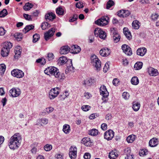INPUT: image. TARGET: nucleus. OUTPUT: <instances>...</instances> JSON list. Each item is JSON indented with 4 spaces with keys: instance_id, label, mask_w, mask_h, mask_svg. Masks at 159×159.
<instances>
[{
    "instance_id": "nucleus-19",
    "label": "nucleus",
    "mask_w": 159,
    "mask_h": 159,
    "mask_svg": "<svg viewBox=\"0 0 159 159\" xmlns=\"http://www.w3.org/2000/svg\"><path fill=\"white\" fill-rule=\"evenodd\" d=\"M70 48L68 46H64L61 47L60 49V53L62 54H66L70 51Z\"/></svg>"
},
{
    "instance_id": "nucleus-48",
    "label": "nucleus",
    "mask_w": 159,
    "mask_h": 159,
    "mask_svg": "<svg viewBox=\"0 0 159 159\" xmlns=\"http://www.w3.org/2000/svg\"><path fill=\"white\" fill-rule=\"evenodd\" d=\"M44 149L46 151H48L51 150L52 148V146L51 145L47 144L44 147Z\"/></svg>"
},
{
    "instance_id": "nucleus-27",
    "label": "nucleus",
    "mask_w": 159,
    "mask_h": 159,
    "mask_svg": "<svg viewBox=\"0 0 159 159\" xmlns=\"http://www.w3.org/2000/svg\"><path fill=\"white\" fill-rule=\"evenodd\" d=\"M69 93L68 91L66 90L62 94H60L59 96V98L61 100H64L65 98L68 97Z\"/></svg>"
},
{
    "instance_id": "nucleus-24",
    "label": "nucleus",
    "mask_w": 159,
    "mask_h": 159,
    "mask_svg": "<svg viewBox=\"0 0 159 159\" xmlns=\"http://www.w3.org/2000/svg\"><path fill=\"white\" fill-rule=\"evenodd\" d=\"M157 139L156 138H153L151 139L149 141V145L151 147H154L158 144Z\"/></svg>"
},
{
    "instance_id": "nucleus-60",
    "label": "nucleus",
    "mask_w": 159,
    "mask_h": 159,
    "mask_svg": "<svg viewBox=\"0 0 159 159\" xmlns=\"http://www.w3.org/2000/svg\"><path fill=\"white\" fill-rule=\"evenodd\" d=\"M39 13V11L38 10H36L33 12L32 14V17H35L38 16V15Z\"/></svg>"
},
{
    "instance_id": "nucleus-14",
    "label": "nucleus",
    "mask_w": 159,
    "mask_h": 159,
    "mask_svg": "<svg viewBox=\"0 0 159 159\" xmlns=\"http://www.w3.org/2000/svg\"><path fill=\"white\" fill-rule=\"evenodd\" d=\"M123 52L128 56H131L132 54L131 48L128 45L123 44L121 47Z\"/></svg>"
},
{
    "instance_id": "nucleus-17",
    "label": "nucleus",
    "mask_w": 159,
    "mask_h": 159,
    "mask_svg": "<svg viewBox=\"0 0 159 159\" xmlns=\"http://www.w3.org/2000/svg\"><path fill=\"white\" fill-rule=\"evenodd\" d=\"M111 52L110 49L108 48H104L100 51L101 55L102 57H107L109 55Z\"/></svg>"
},
{
    "instance_id": "nucleus-37",
    "label": "nucleus",
    "mask_w": 159,
    "mask_h": 159,
    "mask_svg": "<svg viewBox=\"0 0 159 159\" xmlns=\"http://www.w3.org/2000/svg\"><path fill=\"white\" fill-rule=\"evenodd\" d=\"M135 136L134 135H131L128 136L127 139V141L128 143H132L134 141Z\"/></svg>"
},
{
    "instance_id": "nucleus-3",
    "label": "nucleus",
    "mask_w": 159,
    "mask_h": 159,
    "mask_svg": "<svg viewBox=\"0 0 159 159\" xmlns=\"http://www.w3.org/2000/svg\"><path fill=\"white\" fill-rule=\"evenodd\" d=\"M59 70L54 66L48 67L44 70V73L48 75H54L55 76L59 72Z\"/></svg>"
},
{
    "instance_id": "nucleus-36",
    "label": "nucleus",
    "mask_w": 159,
    "mask_h": 159,
    "mask_svg": "<svg viewBox=\"0 0 159 159\" xmlns=\"http://www.w3.org/2000/svg\"><path fill=\"white\" fill-rule=\"evenodd\" d=\"M143 65L142 62H137L135 64L134 67L136 70H139L142 68Z\"/></svg>"
},
{
    "instance_id": "nucleus-25",
    "label": "nucleus",
    "mask_w": 159,
    "mask_h": 159,
    "mask_svg": "<svg viewBox=\"0 0 159 159\" xmlns=\"http://www.w3.org/2000/svg\"><path fill=\"white\" fill-rule=\"evenodd\" d=\"M93 80L91 79H87L85 80L83 83V85L86 88L90 86L93 83Z\"/></svg>"
},
{
    "instance_id": "nucleus-56",
    "label": "nucleus",
    "mask_w": 159,
    "mask_h": 159,
    "mask_svg": "<svg viewBox=\"0 0 159 159\" xmlns=\"http://www.w3.org/2000/svg\"><path fill=\"white\" fill-rule=\"evenodd\" d=\"M53 108L52 107H50L48 108H46L45 110V112L48 113H50L52 112L53 110Z\"/></svg>"
},
{
    "instance_id": "nucleus-8",
    "label": "nucleus",
    "mask_w": 159,
    "mask_h": 159,
    "mask_svg": "<svg viewBox=\"0 0 159 159\" xmlns=\"http://www.w3.org/2000/svg\"><path fill=\"white\" fill-rule=\"evenodd\" d=\"M94 32L96 36H98L101 39H104L106 37V33L99 28H96L94 30Z\"/></svg>"
},
{
    "instance_id": "nucleus-15",
    "label": "nucleus",
    "mask_w": 159,
    "mask_h": 159,
    "mask_svg": "<svg viewBox=\"0 0 159 159\" xmlns=\"http://www.w3.org/2000/svg\"><path fill=\"white\" fill-rule=\"evenodd\" d=\"M9 93L11 96L13 97H16L18 96L21 93L20 89H19L15 88H12L10 91Z\"/></svg>"
},
{
    "instance_id": "nucleus-40",
    "label": "nucleus",
    "mask_w": 159,
    "mask_h": 159,
    "mask_svg": "<svg viewBox=\"0 0 159 159\" xmlns=\"http://www.w3.org/2000/svg\"><path fill=\"white\" fill-rule=\"evenodd\" d=\"M21 51H20V48H16L15 49V58L18 59L20 56Z\"/></svg>"
},
{
    "instance_id": "nucleus-39",
    "label": "nucleus",
    "mask_w": 159,
    "mask_h": 159,
    "mask_svg": "<svg viewBox=\"0 0 159 159\" xmlns=\"http://www.w3.org/2000/svg\"><path fill=\"white\" fill-rule=\"evenodd\" d=\"M131 82L132 84L136 85L139 83V79L137 77L134 76L132 77L131 80Z\"/></svg>"
},
{
    "instance_id": "nucleus-34",
    "label": "nucleus",
    "mask_w": 159,
    "mask_h": 159,
    "mask_svg": "<svg viewBox=\"0 0 159 159\" xmlns=\"http://www.w3.org/2000/svg\"><path fill=\"white\" fill-rule=\"evenodd\" d=\"M140 104L136 102H134L132 108L134 111H138L140 108Z\"/></svg>"
},
{
    "instance_id": "nucleus-55",
    "label": "nucleus",
    "mask_w": 159,
    "mask_h": 159,
    "mask_svg": "<svg viewBox=\"0 0 159 159\" xmlns=\"http://www.w3.org/2000/svg\"><path fill=\"white\" fill-rule=\"evenodd\" d=\"M78 18V16L76 14H74L73 16V17L69 20V21L70 22H73L76 20Z\"/></svg>"
},
{
    "instance_id": "nucleus-49",
    "label": "nucleus",
    "mask_w": 159,
    "mask_h": 159,
    "mask_svg": "<svg viewBox=\"0 0 159 159\" xmlns=\"http://www.w3.org/2000/svg\"><path fill=\"white\" fill-rule=\"evenodd\" d=\"M54 58V55L52 53H49L48 54V56L47 58L48 61H50L53 59Z\"/></svg>"
},
{
    "instance_id": "nucleus-32",
    "label": "nucleus",
    "mask_w": 159,
    "mask_h": 159,
    "mask_svg": "<svg viewBox=\"0 0 159 159\" xmlns=\"http://www.w3.org/2000/svg\"><path fill=\"white\" fill-rule=\"evenodd\" d=\"M70 130V127L69 125L66 124L63 125V131L65 133L67 134L69 133Z\"/></svg>"
},
{
    "instance_id": "nucleus-12",
    "label": "nucleus",
    "mask_w": 159,
    "mask_h": 159,
    "mask_svg": "<svg viewBox=\"0 0 159 159\" xmlns=\"http://www.w3.org/2000/svg\"><path fill=\"white\" fill-rule=\"evenodd\" d=\"M111 33L112 34L113 39L114 42L116 43L120 41V34L117 31L114 30V28L111 29Z\"/></svg>"
},
{
    "instance_id": "nucleus-35",
    "label": "nucleus",
    "mask_w": 159,
    "mask_h": 159,
    "mask_svg": "<svg viewBox=\"0 0 159 159\" xmlns=\"http://www.w3.org/2000/svg\"><path fill=\"white\" fill-rule=\"evenodd\" d=\"M34 6L33 5L29 2L26 3L23 7V9L27 11L29 10Z\"/></svg>"
},
{
    "instance_id": "nucleus-23",
    "label": "nucleus",
    "mask_w": 159,
    "mask_h": 159,
    "mask_svg": "<svg viewBox=\"0 0 159 159\" xmlns=\"http://www.w3.org/2000/svg\"><path fill=\"white\" fill-rule=\"evenodd\" d=\"M45 19L47 21L52 20L55 18V15L52 13H48L46 14Z\"/></svg>"
},
{
    "instance_id": "nucleus-26",
    "label": "nucleus",
    "mask_w": 159,
    "mask_h": 159,
    "mask_svg": "<svg viewBox=\"0 0 159 159\" xmlns=\"http://www.w3.org/2000/svg\"><path fill=\"white\" fill-rule=\"evenodd\" d=\"M55 77L60 81L64 80L65 77V74L63 73L60 72L59 71Z\"/></svg>"
},
{
    "instance_id": "nucleus-13",
    "label": "nucleus",
    "mask_w": 159,
    "mask_h": 159,
    "mask_svg": "<svg viewBox=\"0 0 159 159\" xmlns=\"http://www.w3.org/2000/svg\"><path fill=\"white\" fill-rule=\"evenodd\" d=\"M55 32V29L54 28H52L48 31L44 33V38L46 41L48 40L53 35Z\"/></svg>"
},
{
    "instance_id": "nucleus-42",
    "label": "nucleus",
    "mask_w": 159,
    "mask_h": 159,
    "mask_svg": "<svg viewBox=\"0 0 159 159\" xmlns=\"http://www.w3.org/2000/svg\"><path fill=\"white\" fill-rule=\"evenodd\" d=\"M50 26V24L47 22H44L42 23L41 25V27L43 30H45L47 28H48Z\"/></svg>"
},
{
    "instance_id": "nucleus-11",
    "label": "nucleus",
    "mask_w": 159,
    "mask_h": 159,
    "mask_svg": "<svg viewBox=\"0 0 159 159\" xmlns=\"http://www.w3.org/2000/svg\"><path fill=\"white\" fill-rule=\"evenodd\" d=\"M114 135V132L111 129H109L105 132L104 134V139L107 140L112 139Z\"/></svg>"
},
{
    "instance_id": "nucleus-29",
    "label": "nucleus",
    "mask_w": 159,
    "mask_h": 159,
    "mask_svg": "<svg viewBox=\"0 0 159 159\" xmlns=\"http://www.w3.org/2000/svg\"><path fill=\"white\" fill-rule=\"evenodd\" d=\"M140 23L138 20H134L133 21L132 23V26L134 29L137 30L140 27Z\"/></svg>"
},
{
    "instance_id": "nucleus-5",
    "label": "nucleus",
    "mask_w": 159,
    "mask_h": 159,
    "mask_svg": "<svg viewBox=\"0 0 159 159\" xmlns=\"http://www.w3.org/2000/svg\"><path fill=\"white\" fill-rule=\"evenodd\" d=\"M109 18L107 16H104L95 21V24L100 26H104L108 24Z\"/></svg>"
},
{
    "instance_id": "nucleus-58",
    "label": "nucleus",
    "mask_w": 159,
    "mask_h": 159,
    "mask_svg": "<svg viewBox=\"0 0 159 159\" xmlns=\"http://www.w3.org/2000/svg\"><path fill=\"white\" fill-rule=\"evenodd\" d=\"M6 31L3 28L0 27V35H3L6 33Z\"/></svg>"
},
{
    "instance_id": "nucleus-63",
    "label": "nucleus",
    "mask_w": 159,
    "mask_h": 159,
    "mask_svg": "<svg viewBox=\"0 0 159 159\" xmlns=\"http://www.w3.org/2000/svg\"><path fill=\"white\" fill-rule=\"evenodd\" d=\"M84 157L85 159H89L90 158L91 156L89 153H86L84 154Z\"/></svg>"
},
{
    "instance_id": "nucleus-7",
    "label": "nucleus",
    "mask_w": 159,
    "mask_h": 159,
    "mask_svg": "<svg viewBox=\"0 0 159 159\" xmlns=\"http://www.w3.org/2000/svg\"><path fill=\"white\" fill-rule=\"evenodd\" d=\"M60 89L59 88L57 87L52 89L49 93V98L52 99L56 97L60 93Z\"/></svg>"
},
{
    "instance_id": "nucleus-52",
    "label": "nucleus",
    "mask_w": 159,
    "mask_h": 159,
    "mask_svg": "<svg viewBox=\"0 0 159 159\" xmlns=\"http://www.w3.org/2000/svg\"><path fill=\"white\" fill-rule=\"evenodd\" d=\"M147 150H141L139 152V155L140 156H143L146 155L147 153Z\"/></svg>"
},
{
    "instance_id": "nucleus-22",
    "label": "nucleus",
    "mask_w": 159,
    "mask_h": 159,
    "mask_svg": "<svg viewBox=\"0 0 159 159\" xmlns=\"http://www.w3.org/2000/svg\"><path fill=\"white\" fill-rule=\"evenodd\" d=\"M148 72L150 75L152 76H156L158 74L157 70L152 67L148 68Z\"/></svg>"
},
{
    "instance_id": "nucleus-20",
    "label": "nucleus",
    "mask_w": 159,
    "mask_h": 159,
    "mask_svg": "<svg viewBox=\"0 0 159 159\" xmlns=\"http://www.w3.org/2000/svg\"><path fill=\"white\" fill-rule=\"evenodd\" d=\"M71 52L74 54H77L81 51L80 47L77 45H74L71 47Z\"/></svg>"
},
{
    "instance_id": "nucleus-45",
    "label": "nucleus",
    "mask_w": 159,
    "mask_h": 159,
    "mask_svg": "<svg viewBox=\"0 0 159 159\" xmlns=\"http://www.w3.org/2000/svg\"><path fill=\"white\" fill-rule=\"evenodd\" d=\"M39 39V35L37 34H35L33 36V42L34 43H35L37 42Z\"/></svg>"
},
{
    "instance_id": "nucleus-10",
    "label": "nucleus",
    "mask_w": 159,
    "mask_h": 159,
    "mask_svg": "<svg viewBox=\"0 0 159 159\" xmlns=\"http://www.w3.org/2000/svg\"><path fill=\"white\" fill-rule=\"evenodd\" d=\"M77 148L75 147L71 146L70 148L69 156L71 159H75L77 156Z\"/></svg>"
},
{
    "instance_id": "nucleus-61",
    "label": "nucleus",
    "mask_w": 159,
    "mask_h": 159,
    "mask_svg": "<svg viewBox=\"0 0 159 159\" xmlns=\"http://www.w3.org/2000/svg\"><path fill=\"white\" fill-rule=\"evenodd\" d=\"M101 129L103 130H105L107 129V125L106 123H102L101 125Z\"/></svg>"
},
{
    "instance_id": "nucleus-57",
    "label": "nucleus",
    "mask_w": 159,
    "mask_h": 159,
    "mask_svg": "<svg viewBox=\"0 0 159 159\" xmlns=\"http://www.w3.org/2000/svg\"><path fill=\"white\" fill-rule=\"evenodd\" d=\"M124 13V10H120L118 12V15L119 17H124V16H125L123 14Z\"/></svg>"
},
{
    "instance_id": "nucleus-31",
    "label": "nucleus",
    "mask_w": 159,
    "mask_h": 159,
    "mask_svg": "<svg viewBox=\"0 0 159 159\" xmlns=\"http://www.w3.org/2000/svg\"><path fill=\"white\" fill-rule=\"evenodd\" d=\"M115 151H111L109 154V157L111 159H114L117 157L118 155L117 153H116Z\"/></svg>"
},
{
    "instance_id": "nucleus-21",
    "label": "nucleus",
    "mask_w": 159,
    "mask_h": 159,
    "mask_svg": "<svg viewBox=\"0 0 159 159\" xmlns=\"http://www.w3.org/2000/svg\"><path fill=\"white\" fill-rule=\"evenodd\" d=\"M147 52V49L145 48H138L137 51V54L139 56H143Z\"/></svg>"
},
{
    "instance_id": "nucleus-53",
    "label": "nucleus",
    "mask_w": 159,
    "mask_h": 159,
    "mask_svg": "<svg viewBox=\"0 0 159 159\" xmlns=\"http://www.w3.org/2000/svg\"><path fill=\"white\" fill-rule=\"evenodd\" d=\"M23 16L24 18L26 20H32L31 17V16L29 15L28 14H24Z\"/></svg>"
},
{
    "instance_id": "nucleus-51",
    "label": "nucleus",
    "mask_w": 159,
    "mask_h": 159,
    "mask_svg": "<svg viewBox=\"0 0 159 159\" xmlns=\"http://www.w3.org/2000/svg\"><path fill=\"white\" fill-rule=\"evenodd\" d=\"M122 96L125 99H127L129 98V94L128 93L124 92L123 93Z\"/></svg>"
},
{
    "instance_id": "nucleus-1",
    "label": "nucleus",
    "mask_w": 159,
    "mask_h": 159,
    "mask_svg": "<svg viewBox=\"0 0 159 159\" xmlns=\"http://www.w3.org/2000/svg\"><path fill=\"white\" fill-rule=\"evenodd\" d=\"M21 137L19 133H16L12 136L10 139L9 148L14 150L17 148L20 145Z\"/></svg>"
},
{
    "instance_id": "nucleus-62",
    "label": "nucleus",
    "mask_w": 159,
    "mask_h": 159,
    "mask_svg": "<svg viewBox=\"0 0 159 159\" xmlns=\"http://www.w3.org/2000/svg\"><path fill=\"white\" fill-rule=\"evenodd\" d=\"M159 15L157 14H152V18L153 20H156L158 18Z\"/></svg>"
},
{
    "instance_id": "nucleus-50",
    "label": "nucleus",
    "mask_w": 159,
    "mask_h": 159,
    "mask_svg": "<svg viewBox=\"0 0 159 159\" xmlns=\"http://www.w3.org/2000/svg\"><path fill=\"white\" fill-rule=\"evenodd\" d=\"M124 34L126 38L129 40H130L132 38V35L130 31L127 32L126 33H124Z\"/></svg>"
},
{
    "instance_id": "nucleus-16",
    "label": "nucleus",
    "mask_w": 159,
    "mask_h": 159,
    "mask_svg": "<svg viewBox=\"0 0 159 159\" xmlns=\"http://www.w3.org/2000/svg\"><path fill=\"white\" fill-rule=\"evenodd\" d=\"M48 122V120L46 118H42L39 119L37 121L36 125H39L40 126H43L46 125Z\"/></svg>"
},
{
    "instance_id": "nucleus-28",
    "label": "nucleus",
    "mask_w": 159,
    "mask_h": 159,
    "mask_svg": "<svg viewBox=\"0 0 159 159\" xmlns=\"http://www.w3.org/2000/svg\"><path fill=\"white\" fill-rule=\"evenodd\" d=\"M56 12L58 15L62 16L64 14L65 10L61 7H60L57 8Z\"/></svg>"
},
{
    "instance_id": "nucleus-33",
    "label": "nucleus",
    "mask_w": 159,
    "mask_h": 159,
    "mask_svg": "<svg viewBox=\"0 0 159 159\" xmlns=\"http://www.w3.org/2000/svg\"><path fill=\"white\" fill-rule=\"evenodd\" d=\"M67 61L66 58L64 56H62L60 57L58 60V63L61 65L65 64Z\"/></svg>"
},
{
    "instance_id": "nucleus-9",
    "label": "nucleus",
    "mask_w": 159,
    "mask_h": 159,
    "mask_svg": "<svg viewBox=\"0 0 159 159\" xmlns=\"http://www.w3.org/2000/svg\"><path fill=\"white\" fill-rule=\"evenodd\" d=\"M11 75L17 78H22L24 75V72L21 70L18 69H14L11 71Z\"/></svg>"
},
{
    "instance_id": "nucleus-6",
    "label": "nucleus",
    "mask_w": 159,
    "mask_h": 159,
    "mask_svg": "<svg viewBox=\"0 0 159 159\" xmlns=\"http://www.w3.org/2000/svg\"><path fill=\"white\" fill-rule=\"evenodd\" d=\"M92 63L95 66L98 70H100L101 66V62L99 59L97 57L96 55H93L91 57Z\"/></svg>"
},
{
    "instance_id": "nucleus-2",
    "label": "nucleus",
    "mask_w": 159,
    "mask_h": 159,
    "mask_svg": "<svg viewBox=\"0 0 159 159\" xmlns=\"http://www.w3.org/2000/svg\"><path fill=\"white\" fill-rule=\"evenodd\" d=\"M12 44L10 42H7L4 43L3 47L1 52L2 56L3 57L7 56L9 52L10 49L12 48Z\"/></svg>"
},
{
    "instance_id": "nucleus-30",
    "label": "nucleus",
    "mask_w": 159,
    "mask_h": 159,
    "mask_svg": "<svg viewBox=\"0 0 159 159\" xmlns=\"http://www.w3.org/2000/svg\"><path fill=\"white\" fill-rule=\"evenodd\" d=\"M34 27V26L32 25H27L23 30V31L25 34L30 30L33 29Z\"/></svg>"
},
{
    "instance_id": "nucleus-44",
    "label": "nucleus",
    "mask_w": 159,
    "mask_h": 159,
    "mask_svg": "<svg viewBox=\"0 0 159 159\" xmlns=\"http://www.w3.org/2000/svg\"><path fill=\"white\" fill-rule=\"evenodd\" d=\"M7 14V12L6 9H4L0 12V17H3L6 16Z\"/></svg>"
},
{
    "instance_id": "nucleus-64",
    "label": "nucleus",
    "mask_w": 159,
    "mask_h": 159,
    "mask_svg": "<svg viewBox=\"0 0 159 159\" xmlns=\"http://www.w3.org/2000/svg\"><path fill=\"white\" fill-rule=\"evenodd\" d=\"M119 82V80L117 79H114L112 81V83L115 86H117Z\"/></svg>"
},
{
    "instance_id": "nucleus-18",
    "label": "nucleus",
    "mask_w": 159,
    "mask_h": 159,
    "mask_svg": "<svg viewBox=\"0 0 159 159\" xmlns=\"http://www.w3.org/2000/svg\"><path fill=\"white\" fill-rule=\"evenodd\" d=\"M81 142L85 145L88 147L91 146L93 145L92 142L91 141L90 139L88 137L83 138Z\"/></svg>"
},
{
    "instance_id": "nucleus-43",
    "label": "nucleus",
    "mask_w": 159,
    "mask_h": 159,
    "mask_svg": "<svg viewBox=\"0 0 159 159\" xmlns=\"http://www.w3.org/2000/svg\"><path fill=\"white\" fill-rule=\"evenodd\" d=\"M14 37L17 40L20 41L22 38V34L17 33L14 34Z\"/></svg>"
},
{
    "instance_id": "nucleus-38",
    "label": "nucleus",
    "mask_w": 159,
    "mask_h": 159,
    "mask_svg": "<svg viewBox=\"0 0 159 159\" xmlns=\"http://www.w3.org/2000/svg\"><path fill=\"white\" fill-rule=\"evenodd\" d=\"M98 130L96 129H93L89 131V134L92 136H95L98 134Z\"/></svg>"
},
{
    "instance_id": "nucleus-54",
    "label": "nucleus",
    "mask_w": 159,
    "mask_h": 159,
    "mask_svg": "<svg viewBox=\"0 0 159 159\" xmlns=\"http://www.w3.org/2000/svg\"><path fill=\"white\" fill-rule=\"evenodd\" d=\"M109 69V65L108 63H106L104 67L103 71L104 72H106Z\"/></svg>"
},
{
    "instance_id": "nucleus-46",
    "label": "nucleus",
    "mask_w": 159,
    "mask_h": 159,
    "mask_svg": "<svg viewBox=\"0 0 159 159\" xmlns=\"http://www.w3.org/2000/svg\"><path fill=\"white\" fill-rule=\"evenodd\" d=\"M6 68V66L4 64H1L0 65V73H3L5 71Z\"/></svg>"
},
{
    "instance_id": "nucleus-59",
    "label": "nucleus",
    "mask_w": 159,
    "mask_h": 159,
    "mask_svg": "<svg viewBox=\"0 0 159 159\" xmlns=\"http://www.w3.org/2000/svg\"><path fill=\"white\" fill-rule=\"evenodd\" d=\"M76 6L77 8H82L84 7L83 3L80 2H78L76 3Z\"/></svg>"
},
{
    "instance_id": "nucleus-47",
    "label": "nucleus",
    "mask_w": 159,
    "mask_h": 159,
    "mask_svg": "<svg viewBox=\"0 0 159 159\" xmlns=\"http://www.w3.org/2000/svg\"><path fill=\"white\" fill-rule=\"evenodd\" d=\"M90 107L88 105H83L81 107V109L85 111H89L90 109Z\"/></svg>"
},
{
    "instance_id": "nucleus-4",
    "label": "nucleus",
    "mask_w": 159,
    "mask_h": 159,
    "mask_svg": "<svg viewBox=\"0 0 159 159\" xmlns=\"http://www.w3.org/2000/svg\"><path fill=\"white\" fill-rule=\"evenodd\" d=\"M100 94L102 96V99L104 102H106L107 101V98L109 95V93L107 91L106 88L104 85L100 87Z\"/></svg>"
},
{
    "instance_id": "nucleus-41",
    "label": "nucleus",
    "mask_w": 159,
    "mask_h": 159,
    "mask_svg": "<svg viewBox=\"0 0 159 159\" xmlns=\"http://www.w3.org/2000/svg\"><path fill=\"white\" fill-rule=\"evenodd\" d=\"M114 4V2L111 0H109L107 4L106 8L109 9L111 6Z\"/></svg>"
}]
</instances>
